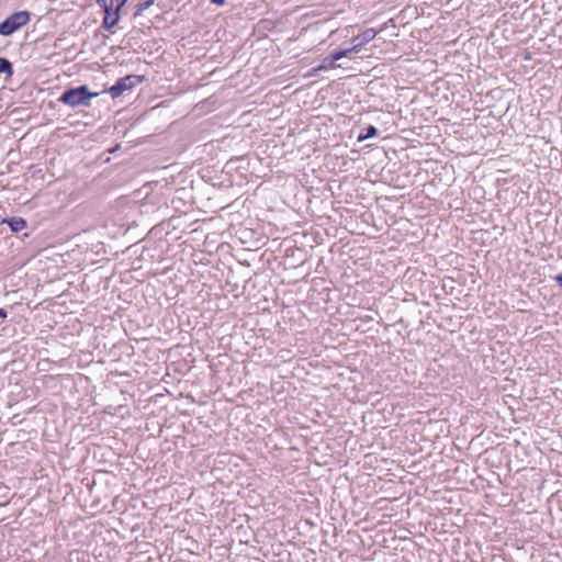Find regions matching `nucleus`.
Segmentation results:
<instances>
[{
	"label": "nucleus",
	"mask_w": 562,
	"mask_h": 562,
	"mask_svg": "<svg viewBox=\"0 0 562 562\" xmlns=\"http://www.w3.org/2000/svg\"><path fill=\"white\" fill-rule=\"evenodd\" d=\"M99 94V92H90L87 86H79L67 89L58 101L70 108L90 106L91 100Z\"/></svg>",
	"instance_id": "nucleus-1"
},
{
	"label": "nucleus",
	"mask_w": 562,
	"mask_h": 562,
	"mask_svg": "<svg viewBox=\"0 0 562 562\" xmlns=\"http://www.w3.org/2000/svg\"><path fill=\"white\" fill-rule=\"evenodd\" d=\"M29 21L30 13L27 11L14 12L0 23V35L9 36L27 24Z\"/></svg>",
	"instance_id": "nucleus-2"
},
{
	"label": "nucleus",
	"mask_w": 562,
	"mask_h": 562,
	"mask_svg": "<svg viewBox=\"0 0 562 562\" xmlns=\"http://www.w3.org/2000/svg\"><path fill=\"white\" fill-rule=\"evenodd\" d=\"M140 81L142 78L139 76L130 75L117 80L115 85L106 90V92H109L112 99H116L120 98L125 91L134 88Z\"/></svg>",
	"instance_id": "nucleus-3"
},
{
	"label": "nucleus",
	"mask_w": 562,
	"mask_h": 562,
	"mask_svg": "<svg viewBox=\"0 0 562 562\" xmlns=\"http://www.w3.org/2000/svg\"><path fill=\"white\" fill-rule=\"evenodd\" d=\"M375 35L376 32L373 29H367L364 32L352 38L353 45L350 47V50H353V53H359L361 47L371 42Z\"/></svg>",
	"instance_id": "nucleus-4"
},
{
	"label": "nucleus",
	"mask_w": 562,
	"mask_h": 562,
	"mask_svg": "<svg viewBox=\"0 0 562 562\" xmlns=\"http://www.w3.org/2000/svg\"><path fill=\"white\" fill-rule=\"evenodd\" d=\"M105 12V15H104V19H103V22H102V26L110 31L111 29H113L119 20H120V12L115 11L114 9H110L109 8H102Z\"/></svg>",
	"instance_id": "nucleus-5"
},
{
	"label": "nucleus",
	"mask_w": 562,
	"mask_h": 562,
	"mask_svg": "<svg viewBox=\"0 0 562 562\" xmlns=\"http://www.w3.org/2000/svg\"><path fill=\"white\" fill-rule=\"evenodd\" d=\"M351 53H353V50H350V48L337 50L334 54H331L330 56L325 57V61H330L329 69H334V68L340 67V65H336L335 61L349 56Z\"/></svg>",
	"instance_id": "nucleus-6"
},
{
	"label": "nucleus",
	"mask_w": 562,
	"mask_h": 562,
	"mask_svg": "<svg viewBox=\"0 0 562 562\" xmlns=\"http://www.w3.org/2000/svg\"><path fill=\"white\" fill-rule=\"evenodd\" d=\"M127 0H97V4L100 8H109L114 9L120 12L121 9L126 4Z\"/></svg>",
	"instance_id": "nucleus-7"
},
{
	"label": "nucleus",
	"mask_w": 562,
	"mask_h": 562,
	"mask_svg": "<svg viewBox=\"0 0 562 562\" xmlns=\"http://www.w3.org/2000/svg\"><path fill=\"white\" fill-rule=\"evenodd\" d=\"M8 223L11 231L15 233L22 231L26 225L25 221L21 217H12Z\"/></svg>",
	"instance_id": "nucleus-8"
},
{
	"label": "nucleus",
	"mask_w": 562,
	"mask_h": 562,
	"mask_svg": "<svg viewBox=\"0 0 562 562\" xmlns=\"http://www.w3.org/2000/svg\"><path fill=\"white\" fill-rule=\"evenodd\" d=\"M378 134V130L372 126V125H369L367 126L362 133L359 134L358 136V142H363L366 139H369L371 137H374L375 135Z\"/></svg>",
	"instance_id": "nucleus-9"
},
{
	"label": "nucleus",
	"mask_w": 562,
	"mask_h": 562,
	"mask_svg": "<svg viewBox=\"0 0 562 562\" xmlns=\"http://www.w3.org/2000/svg\"><path fill=\"white\" fill-rule=\"evenodd\" d=\"M2 72L12 75V65L7 58L0 57V74Z\"/></svg>",
	"instance_id": "nucleus-10"
},
{
	"label": "nucleus",
	"mask_w": 562,
	"mask_h": 562,
	"mask_svg": "<svg viewBox=\"0 0 562 562\" xmlns=\"http://www.w3.org/2000/svg\"><path fill=\"white\" fill-rule=\"evenodd\" d=\"M328 69H329V66H317V67H314V68L310 69L308 72L306 74V76L307 77H315L321 71L328 70Z\"/></svg>",
	"instance_id": "nucleus-11"
},
{
	"label": "nucleus",
	"mask_w": 562,
	"mask_h": 562,
	"mask_svg": "<svg viewBox=\"0 0 562 562\" xmlns=\"http://www.w3.org/2000/svg\"><path fill=\"white\" fill-rule=\"evenodd\" d=\"M151 3H153V0L145 1V2L140 3L138 7V12H142V11L148 9L151 5Z\"/></svg>",
	"instance_id": "nucleus-12"
},
{
	"label": "nucleus",
	"mask_w": 562,
	"mask_h": 562,
	"mask_svg": "<svg viewBox=\"0 0 562 562\" xmlns=\"http://www.w3.org/2000/svg\"><path fill=\"white\" fill-rule=\"evenodd\" d=\"M554 279L558 282L559 286L562 289V272L557 274Z\"/></svg>",
	"instance_id": "nucleus-13"
},
{
	"label": "nucleus",
	"mask_w": 562,
	"mask_h": 562,
	"mask_svg": "<svg viewBox=\"0 0 562 562\" xmlns=\"http://www.w3.org/2000/svg\"><path fill=\"white\" fill-rule=\"evenodd\" d=\"M226 0H211V3L215 4V5H223L225 3Z\"/></svg>",
	"instance_id": "nucleus-14"
},
{
	"label": "nucleus",
	"mask_w": 562,
	"mask_h": 562,
	"mask_svg": "<svg viewBox=\"0 0 562 562\" xmlns=\"http://www.w3.org/2000/svg\"><path fill=\"white\" fill-rule=\"evenodd\" d=\"M7 312L3 308H0V318H5Z\"/></svg>",
	"instance_id": "nucleus-15"
},
{
	"label": "nucleus",
	"mask_w": 562,
	"mask_h": 562,
	"mask_svg": "<svg viewBox=\"0 0 562 562\" xmlns=\"http://www.w3.org/2000/svg\"><path fill=\"white\" fill-rule=\"evenodd\" d=\"M330 61H325V58L323 59L322 64L319 66H329Z\"/></svg>",
	"instance_id": "nucleus-16"
}]
</instances>
